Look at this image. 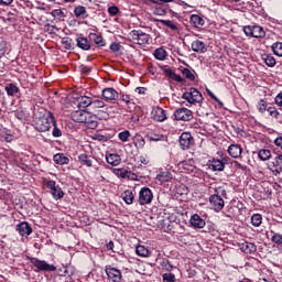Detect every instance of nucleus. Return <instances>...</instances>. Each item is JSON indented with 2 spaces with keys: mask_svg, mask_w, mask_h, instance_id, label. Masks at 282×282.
<instances>
[{
  "mask_svg": "<svg viewBox=\"0 0 282 282\" xmlns=\"http://www.w3.org/2000/svg\"><path fill=\"white\" fill-rule=\"evenodd\" d=\"M52 124L53 127H56V119L52 112H47L46 115L36 118L34 122V127L40 133H45Z\"/></svg>",
  "mask_w": 282,
  "mask_h": 282,
  "instance_id": "1",
  "label": "nucleus"
},
{
  "mask_svg": "<svg viewBox=\"0 0 282 282\" xmlns=\"http://www.w3.org/2000/svg\"><path fill=\"white\" fill-rule=\"evenodd\" d=\"M224 197H226V189L224 187L216 188L215 194L209 197V204L216 213L224 209L226 204Z\"/></svg>",
  "mask_w": 282,
  "mask_h": 282,
  "instance_id": "2",
  "label": "nucleus"
},
{
  "mask_svg": "<svg viewBox=\"0 0 282 282\" xmlns=\"http://www.w3.org/2000/svg\"><path fill=\"white\" fill-rule=\"evenodd\" d=\"M249 195L253 197L257 202H261V199H265L268 197V194L265 192L261 191V183L257 181L249 180Z\"/></svg>",
  "mask_w": 282,
  "mask_h": 282,
  "instance_id": "3",
  "label": "nucleus"
},
{
  "mask_svg": "<svg viewBox=\"0 0 282 282\" xmlns=\"http://www.w3.org/2000/svg\"><path fill=\"white\" fill-rule=\"evenodd\" d=\"M129 36L133 43H137V45H149V43H151V35L140 30H132L129 33Z\"/></svg>",
  "mask_w": 282,
  "mask_h": 282,
  "instance_id": "4",
  "label": "nucleus"
},
{
  "mask_svg": "<svg viewBox=\"0 0 282 282\" xmlns=\"http://www.w3.org/2000/svg\"><path fill=\"white\" fill-rule=\"evenodd\" d=\"M46 188H48L53 199H63L65 197V192H63V188L61 185L56 184V181L48 180L45 183Z\"/></svg>",
  "mask_w": 282,
  "mask_h": 282,
  "instance_id": "5",
  "label": "nucleus"
},
{
  "mask_svg": "<svg viewBox=\"0 0 282 282\" xmlns=\"http://www.w3.org/2000/svg\"><path fill=\"white\" fill-rule=\"evenodd\" d=\"M182 98L188 102V105H195L197 102H203L204 96L197 90V88H191L188 93H184Z\"/></svg>",
  "mask_w": 282,
  "mask_h": 282,
  "instance_id": "6",
  "label": "nucleus"
},
{
  "mask_svg": "<svg viewBox=\"0 0 282 282\" xmlns=\"http://www.w3.org/2000/svg\"><path fill=\"white\" fill-rule=\"evenodd\" d=\"M31 263L36 268L37 272H56V267L54 264L47 263L45 260L32 258Z\"/></svg>",
  "mask_w": 282,
  "mask_h": 282,
  "instance_id": "7",
  "label": "nucleus"
},
{
  "mask_svg": "<svg viewBox=\"0 0 282 282\" xmlns=\"http://www.w3.org/2000/svg\"><path fill=\"white\" fill-rule=\"evenodd\" d=\"M174 120L182 122H191L193 120V111L187 108H178L173 113Z\"/></svg>",
  "mask_w": 282,
  "mask_h": 282,
  "instance_id": "8",
  "label": "nucleus"
},
{
  "mask_svg": "<svg viewBox=\"0 0 282 282\" xmlns=\"http://www.w3.org/2000/svg\"><path fill=\"white\" fill-rule=\"evenodd\" d=\"M153 202V192L149 187H142L139 192V204L141 206H147Z\"/></svg>",
  "mask_w": 282,
  "mask_h": 282,
  "instance_id": "9",
  "label": "nucleus"
},
{
  "mask_svg": "<svg viewBox=\"0 0 282 282\" xmlns=\"http://www.w3.org/2000/svg\"><path fill=\"white\" fill-rule=\"evenodd\" d=\"M226 164H228V159L221 156V159H213L209 160L207 165L212 171H224L226 169Z\"/></svg>",
  "mask_w": 282,
  "mask_h": 282,
  "instance_id": "10",
  "label": "nucleus"
},
{
  "mask_svg": "<svg viewBox=\"0 0 282 282\" xmlns=\"http://www.w3.org/2000/svg\"><path fill=\"white\" fill-rule=\"evenodd\" d=\"M195 139L191 132H183L180 137V147L183 151L191 149L192 144H194Z\"/></svg>",
  "mask_w": 282,
  "mask_h": 282,
  "instance_id": "11",
  "label": "nucleus"
},
{
  "mask_svg": "<svg viewBox=\"0 0 282 282\" xmlns=\"http://www.w3.org/2000/svg\"><path fill=\"white\" fill-rule=\"evenodd\" d=\"M105 272L108 279L112 282H120L122 281V272L111 265H107Z\"/></svg>",
  "mask_w": 282,
  "mask_h": 282,
  "instance_id": "12",
  "label": "nucleus"
},
{
  "mask_svg": "<svg viewBox=\"0 0 282 282\" xmlns=\"http://www.w3.org/2000/svg\"><path fill=\"white\" fill-rule=\"evenodd\" d=\"M94 100V97H89V96H80L77 98V107L80 110H86L88 109V111L91 110V102Z\"/></svg>",
  "mask_w": 282,
  "mask_h": 282,
  "instance_id": "13",
  "label": "nucleus"
},
{
  "mask_svg": "<svg viewBox=\"0 0 282 282\" xmlns=\"http://www.w3.org/2000/svg\"><path fill=\"white\" fill-rule=\"evenodd\" d=\"M249 34L248 36H252L253 39H263L265 36V31L261 25H248Z\"/></svg>",
  "mask_w": 282,
  "mask_h": 282,
  "instance_id": "14",
  "label": "nucleus"
},
{
  "mask_svg": "<svg viewBox=\"0 0 282 282\" xmlns=\"http://www.w3.org/2000/svg\"><path fill=\"white\" fill-rule=\"evenodd\" d=\"M101 96L104 99L107 100V102H112V100H116L117 98H119L118 90L111 87L104 88L101 90Z\"/></svg>",
  "mask_w": 282,
  "mask_h": 282,
  "instance_id": "15",
  "label": "nucleus"
},
{
  "mask_svg": "<svg viewBox=\"0 0 282 282\" xmlns=\"http://www.w3.org/2000/svg\"><path fill=\"white\" fill-rule=\"evenodd\" d=\"M189 224L192 228H195V229H202L206 227V220H204L202 216L198 214H194L191 216Z\"/></svg>",
  "mask_w": 282,
  "mask_h": 282,
  "instance_id": "16",
  "label": "nucleus"
},
{
  "mask_svg": "<svg viewBox=\"0 0 282 282\" xmlns=\"http://www.w3.org/2000/svg\"><path fill=\"white\" fill-rule=\"evenodd\" d=\"M15 230L21 237H30V234L32 232V226H30L28 221H23L17 225Z\"/></svg>",
  "mask_w": 282,
  "mask_h": 282,
  "instance_id": "17",
  "label": "nucleus"
},
{
  "mask_svg": "<svg viewBox=\"0 0 282 282\" xmlns=\"http://www.w3.org/2000/svg\"><path fill=\"white\" fill-rule=\"evenodd\" d=\"M152 118H153V120H155V122H164V120H166V118H167L166 110H164L160 107L153 108Z\"/></svg>",
  "mask_w": 282,
  "mask_h": 282,
  "instance_id": "18",
  "label": "nucleus"
},
{
  "mask_svg": "<svg viewBox=\"0 0 282 282\" xmlns=\"http://www.w3.org/2000/svg\"><path fill=\"white\" fill-rule=\"evenodd\" d=\"M100 109H107V104L100 97H93L90 111H100Z\"/></svg>",
  "mask_w": 282,
  "mask_h": 282,
  "instance_id": "19",
  "label": "nucleus"
},
{
  "mask_svg": "<svg viewBox=\"0 0 282 282\" xmlns=\"http://www.w3.org/2000/svg\"><path fill=\"white\" fill-rule=\"evenodd\" d=\"M4 91L7 93L8 96L14 98V96L19 97V95L21 94V88H19L17 84L10 83L4 86Z\"/></svg>",
  "mask_w": 282,
  "mask_h": 282,
  "instance_id": "20",
  "label": "nucleus"
},
{
  "mask_svg": "<svg viewBox=\"0 0 282 282\" xmlns=\"http://www.w3.org/2000/svg\"><path fill=\"white\" fill-rule=\"evenodd\" d=\"M271 241L274 248L282 252V235L280 232L270 231Z\"/></svg>",
  "mask_w": 282,
  "mask_h": 282,
  "instance_id": "21",
  "label": "nucleus"
},
{
  "mask_svg": "<svg viewBox=\"0 0 282 282\" xmlns=\"http://www.w3.org/2000/svg\"><path fill=\"white\" fill-rule=\"evenodd\" d=\"M254 154H258V158L261 160V162H267V160L272 158V151L269 149H258L257 151H253V155Z\"/></svg>",
  "mask_w": 282,
  "mask_h": 282,
  "instance_id": "22",
  "label": "nucleus"
},
{
  "mask_svg": "<svg viewBox=\"0 0 282 282\" xmlns=\"http://www.w3.org/2000/svg\"><path fill=\"white\" fill-rule=\"evenodd\" d=\"M72 120H74V122L84 123L85 120H87V112L80 109L76 110L72 112Z\"/></svg>",
  "mask_w": 282,
  "mask_h": 282,
  "instance_id": "23",
  "label": "nucleus"
},
{
  "mask_svg": "<svg viewBox=\"0 0 282 282\" xmlns=\"http://www.w3.org/2000/svg\"><path fill=\"white\" fill-rule=\"evenodd\" d=\"M193 52H197L198 54H206V44L199 40H195L192 42Z\"/></svg>",
  "mask_w": 282,
  "mask_h": 282,
  "instance_id": "24",
  "label": "nucleus"
},
{
  "mask_svg": "<svg viewBox=\"0 0 282 282\" xmlns=\"http://www.w3.org/2000/svg\"><path fill=\"white\" fill-rule=\"evenodd\" d=\"M155 180L156 182H161V184H164L173 180V174H171V172L169 171L160 172L159 174H156Z\"/></svg>",
  "mask_w": 282,
  "mask_h": 282,
  "instance_id": "25",
  "label": "nucleus"
},
{
  "mask_svg": "<svg viewBox=\"0 0 282 282\" xmlns=\"http://www.w3.org/2000/svg\"><path fill=\"white\" fill-rule=\"evenodd\" d=\"M164 74L167 78H170V80H175V83H184L182 76L177 75V73L173 72L171 68H166Z\"/></svg>",
  "mask_w": 282,
  "mask_h": 282,
  "instance_id": "26",
  "label": "nucleus"
},
{
  "mask_svg": "<svg viewBox=\"0 0 282 282\" xmlns=\"http://www.w3.org/2000/svg\"><path fill=\"white\" fill-rule=\"evenodd\" d=\"M53 162L63 166L65 164H69V158H67L64 153H57L53 156Z\"/></svg>",
  "mask_w": 282,
  "mask_h": 282,
  "instance_id": "27",
  "label": "nucleus"
},
{
  "mask_svg": "<svg viewBox=\"0 0 282 282\" xmlns=\"http://www.w3.org/2000/svg\"><path fill=\"white\" fill-rule=\"evenodd\" d=\"M271 164L273 166V173H282V154H278Z\"/></svg>",
  "mask_w": 282,
  "mask_h": 282,
  "instance_id": "28",
  "label": "nucleus"
},
{
  "mask_svg": "<svg viewBox=\"0 0 282 282\" xmlns=\"http://www.w3.org/2000/svg\"><path fill=\"white\" fill-rule=\"evenodd\" d=\"M121 197L123 202L128 205L133 204V200L135 199V195L133 194V191L127 189L121 194Z\"/></svg>",
  "mask_w": 282,
  "mask_h": 282,
  "instance_id": "29",
  "label": "nucleus"
},
{
  "mask_svg": "<svg viewBox=\"0 0 282 282\" xmlns=\"http://www.w3.org/2000/svg\"><path fill=\"white\" fill-rule=\"evenodd\" d=\"M12 140H14V135H12L8 129L3 128L0 130L1 142H12Z\"/></svg>",
  "mask_w": 282,
  "mask_h": 282,
  "instance_id": "30",
  "label": "nucleus"
},
{
  "mask_svg": "<svg viewBox=\"0 0 282 282\" xmlns=\"http://www.w3.org/2000/svg\"><path fill=\"white\" fill-rule=\"evenodd\" d=\"M89 39L90 41H94V43H96V45H98L99 47H105L106 45L105 39L100 34L90 33Z\"/></svg>",
  "mask_w": 282,
  "mask_h": 282,
  "instance_id": "31",
  "label": "nucleus"
},
{
  "mask_svg": "<svg viewBox=\"0 0 282 282\" xmlns=\"http://www.w3.org/2000/svg\"><path fill=\"white\" fill-rule=\"evenodd\" d=\"M106 162L111 166H118L122 162V159L118 154H109L106 156Z\"/></svg>",
  "mask_w": 282,
  "mask_h": 282,
  "instance_id": "32",
  "label": "nucleus"
},
{
  "mask_svg": "<svg viewBox=\"0 0 282 282\" xmlns=\"http://www.w3.org/2000/svg\"><path fill=\"white\" fill-rule=\"evenodd\" d=\"M84 124H86L88 129H96L98 127V121H96V117L87 113Z\"/></svg>",
  "mask_w": 282,
  "mask_h": 282,
  "instance_id": "33",
  "label": "nucleus"
},
{
  "mask_svg": "<svg viewBox=\"0 0 282 282\" xmlns=\"http://www.w3.org/2000/svg\"><path fill=\"white\" fill-rule=\"evenodd\" d=\"M191 23L194 28H197L198 30H200V28H204V23L205 21L203 20L202 17L197 15V14H193L191 17Z\"/></svg>",
  "mask_w": 282,
  "mask_h": 282,
  "instance_id": "34",
  "label": "nucleus"
},
{
  "mask_svg": "<svg viewBox=\"0 0 282 282\" xmlns=\"http://www.w3.org/2000/svg\"><path fill=\"white\" fill-rule=\"evenodd\" d=\"M74 14L77 19H87V8L77 6L74 9Z\"/></svg>",
  "mask_w": 282,
  "mask_h": 282,
  "instance_id": "35",
  "label": "nucleus"
},
{
  "mask_svg": "<svg viewBox=\"0 0 282 282\" xmlns=\"http://www.w3.org/2000/svg\"><path fill=\"white\" fill-rule=\"evenodd\" d=\"M153 56L156 61H166V56H169V54L164 47H159L154 51Z\"/></svg>",
  "mask_w": 282,
  "mask_h": 282,
  "instance_id": "36",
  "label": "nucleus"
},
{
  "mask_svg": "<svg viewBox=\"0 0 282 282\" xmlns=\"http://www.w3.org/2000/svg\"><path fill=\"white\" fill-rule=\"evenodd\" d=\"M228 153L231 158H239L241 155V147L237 144H231L228 148Z\"/></svg>",
  "mask_w": 282,
  "mask_h": 282,
  "instance_id": "37",
  "label": "nucleus"
},
{
  "mask_svg": "<svg viewBox=\"0 0 282 282\" xmlns=\"http://www.w3.org/2000/svg\"><path fill=\"white\" fill-rule=\"evenodd\" d=\"M77 47H80V50H91V44L89 43V40L86 37H77Z\"/></svg>",
  "mask_w": 282,
  "mask_h": 282,
  "instance_id": "38",
  "label": "nucleus"
},
{
  "mask_svg": "<svg viewBox=\"0 0 282 282\" xmlns=\"http://www.w3.org/2000/svg\"><path fill=\"white\" fill-rule=\"evenodd\" d=\"M161 23L162 25H165V28H169L173 32H177L180 30V24L172 20H162Z\"/></svg>",
  "mask_w": 282,
  "mask_h": 282,
  "instance_id": "39",
  "label": "nucleus"
},
{
  "mask_svg": "<svg viewBox=\"0 0 282 282\" xmlns=\"http://www.w3.org/2000/svg\"><path fill=\"white\" fill-rule=\"evenodd\" d=\"M262 61L268 67H274L276 65V58L270 54L262 55Z\"/></svg>",
  "mask_w": 282,
  "mask_h": 282,
  "instance_id": "40",
  "label": "nucleus"
},
{
  "mask_svg": "<svg viewBox=\"0 0 282 282\" xmlns=\"http://www.w3.org/2000/svg\"><path fill=\"white\" fill-rule=\"evenodd\" d=\"M263 224V216L261 214H253L251 216V225L254 226V228H259Z\"/></svg>",
  "mask_w": 282,
  "mask_h": 282,
  "instance_id": "41",
  "label": "nucleus"
},
{
  "mask_svg": "<svg viewBox=\"0 0 282 282\" xmlns=\"http://www.w3.org/2000/svg\"><path fill=\"white\" fill-rule=\"evenodd\" d=\"M117 175H118V177H121L122 180H131V175L135 176V174L129 172L126 169H118L117 170Z\"/></svg>",
  "mask_w": 282,
  "mask_h": 282,
  "instance_id": "42",
  "label": "nucleus"
},
{
  "mask_svg": "<svg viewBox=\"0 0 282 282\" xmlns=\"http://www.w3.org/2000/svg\"><path fill=\"white\" fill-rule=\"evenodd\" d=\"M78 160H79V162H82V164H84V166L91 167L94 164L91 159H89V156L86 153L79 154Z\"/></svg>",
  "mask_w": 282,
  "mask_h": 282,
  "instance_id": "43",
  "label": "nucleus"
},
{
  "mask_svg": "<svg viewBox=\"0 0 282 282\" xmlns=\"http://www.w3.org/2000/svg\"><path fill=\"white\" fill-rule=\"evenodd\" d=\"M267 111L271 118H274L275 120H279L281 118V112H279V109L274 106H269L267 108Z\"/></svg>",
  "mask_w": 282,
  "mask_h": 282,
  "instance_id": "44",
  "label": "nucleus"
},
{
  "mask_svg": "<svg viewBox=\"0 0 282 282\" xmlns=\"http://www.w3.org/2000/svg\"><path fill=\"white\" fill-rule=\"evenodd\" d=\"M271 50L275 56H282V42H275L272 44Z\"/></svg>",
  "mask_w": 282,
  "mask_h": 282,
  "instance_id": "45",
  "label": "nucleus"
},
{
  "mask_svg": "<svg viewBox=\"0 0 282 282\" xmlns=\"http://www.w3.org/2000/svg\"><path fill=\"white\" fill-rule=\"evenodd\" d=\"M161 265V270L163 272H172L173 271V264H171V262L166 259H163L160 263Z\"/></svg>",
  "mask_w": 282,
  "mask_h": 282,
  "instance_id": "46",
  "label": "nucleus"
},
{
  "mask_svg": "<svg viewBox=\"0 0 282 282\" xmlns=\"http://www.w3.org/2000/svg\"><path fill=\"white\" fill-rule=\"evenodd\" d=\"M259 113H265L268 111V101L265 99H260L257 105Z\"/></svg>",
  "mask_w": 282,
  "mask_h": 282,
  "instance_id": "47",
  "label": "nucleus"
},
{
  "mask_svg": "<svg viewBox=\"0 0 282 282\" xmlns=\"http://www.w3.org/2000/svg\"><path fill=\"white\" fill-rule=\"evenodd\" d=\"M6 52H8V43L6 42V39L0 36V59L6 56Z\"/></svg>",
  "mask_w": 282,
  "mask_h": 282,
  "instance_id": "48",
  "label": "nucleus"
},
{
  "mask_svg": "<svg viewBox=\"0 0 282 282\" xmlns=\"http://www.w3.org/2000/svg\"><path fill=\"white\" fill-rule=\"evenodd\" d=\"M135 252L139 257H149V249L142 245L137 246Z\"/></svg>",
  "mask_w": 282,
  "mask_h": 282,
  "instance_id": "49",
  "label": "nucleus"
},
{
  "mask_svg": "<svg viewBox=\"0 0 282 282\" xmlns=\"http://www.w3.org/2000/svg\"><path fill=\"white\" fill-rule=\"evenodd\" d=\"M182 74L185 76V78H187V80H195V70L183 68Z\"/></svg>",
  "mask_w": 282,
  "mask_h": 282,
  "instance_id": "50",
  "label": "nucleus"
},
{
  "mask_svg": "<svg viewBox=\"0 0 282 282\" xmlns=\"http://www.w3.org/2000/svg\"><path fill=\"white\" fill-rule=\"evenodd\" d=\"M118 138L121 142H129V138H131V132H129V130H124L118 134Z\"/></svg>",
  "mask_w": 282,
  "mask_h": 282,
  "instance_id": "51",
  "label": "nucleus"
},
{
  "mask_svg": "<svg viewBox=\"0 0 282 282\" xmlns=\"http://www.w3.org/2000/svg\"><path fill=\"white\" fill-rule=\"evenodd\" d=\"M108 14L110 17H118V14H120V8H118L117 6H111L108 8Z\"/></svg>",
  "mask_w": 282,
  "mask_h": 282,
  "instance_id": "52",
  "label": "nucleus"
},
{
  "mask_svg": "<svg viewBox=\"0 0 282 282\" xmlns=\"http://www.w3.org/2000/svg\"><path fill=\"white\" fill-rule=\"evenodd\" d=\"M134 144L135 147H138L139 149H142L145 144L144 138L142 135H137L134 138Z\"/></svg>",
  "mask_w": 282,
  "mask_h": 282,
  "instance_id": "53",
  "label": "nucleus"
},
{
  "mask_svg": "<svg viewBox=\"0 0 282 282\" xmlns=\"http://www.w3.org/2000/svg\"><path fill=\"white\" fill-rule=\"evenodd\" d=\"M177 195H181V197H184V195H188V187L186 185H181L176 188Z\"/></svg>",
  "mask_w": 282,
  "mask_h": 282,
  "instance_id": "54",
  "label": "nucleus"
},
{
  "mask_svg": "<svg viewBox=\"0 0 282 282\" xmlns=\"http://www.w3.org/2000/svg\"><path fill=\"white\" fill-rule=\"evenodd\" d=\"M162 279H163V281H165V282H175V274H173V273H164L163 275H162Z\"/></svg>",
  "mask_w": 282,
  "mask_h": 282,
  "instance_id": "55",
  "label": "nucleus"
},
{
  "mask_svg": "<svg viewBox=\"0 0 282 282\" xmlns=\"http://www.w3.org/2000/svg\"><path fill=\"white\" fill-rule=\"evenodd\" d=\"M208 96L212 98V100H215L216 102H218V105L220 107H224V102H221V100H219V98H217V96H215V94H213V91H210V89H206Z\"/></svg>",
  "mask_w": 282,
  "mask_h": 282,
  "instance_id": "56",
  "label": "nucleus"
},
{
  "mask_svg": "<svg viewBox=\"0 0 282 282\" xmlns=\"http://www.w3.org/2000/svg\"><path fill=\"white\" fill-rule=\"evenodd\" d=\"M147 138L150 142H160V140H162L161 134H148Z\"/></svg>",
  "mask_w": 282,
  "mask_h": 282,
  "instance_id": "57",
  "label": "nucleus"
},
{
  "mask_svg": "<svg viewBox=\"0 0 282 282\" xmlns=\"http://www.w3.org/2000/svg\"><path fill=\"white\" fill-rule=\"evenodd\" d=\"M248 250L249 254H256L257 253V245L252 242H248Z\"/></svg>",
  "mask_w": 282,
  "mask_h": 282,
  "instance_id": "58",
  "label": "nucleus"
},
{
  "mask_svg": "<svg viewBox=\"0 0 282 282\" xmlns=\"http://www.w3.org/2000/svg\"><path fill=\"white\" fill-rule=\"evenodd\" d=\"M14 116L18 120H25V112L23 110H17Z\"/></svg>",
  "mask_w": 282,
  "mask_h": 282,
  "instance_id": "59",
  "label": "nucleus"
},
{
  "mask_svg": "<svg viewBox=\"0 0 282 282\" xmlns=\"http://www.w3.org/2000/svg\"><path fill=\"white\" fill-rule=\"evenodd\" d=\"M52 135H53V138H61V135H63V132L61 131V129H58V128L56 127V123H55V126H54Z\"/></svg>",
  "mask_w": 282,
  "mask_h": 282,
  "instance_id": "60",
  "label": "nucleus"
},
{
  "mask_svg": "<svg viewBox=\"0 0 282 282\" xmlns=\"http://www.w3.org/2000/svg\"><path fill=\"white\" fill-rule=\"evenodd\" d=\"M275 105H278L282 111V93L278 94L274 98Z\"/></svg>",
  "mask_w": 282,
  "mask_h": 282,
  "instance_id": "61",
  "label": "nucleus"
},
{
  "mask_svg": "<svg viewBox=\"0 0 282 282\" xmlns=\"http://www.w3.org/2000/svg\"><path fill=\"white\" fill-rule=\"evenodd\" d=\"M120 47H121L120 43L113 42L112 44H110L111 52H118Z\"/></svg>",
  "mask_w": 282,
  "mask_h": 282,
  "instance_id": "62",
  "label": "nucleus"
},
{
  "mask_svg": "<svg viewBox=\"0 0 282 282\" xmlns=\"http://www.w3.org/2000/svg\"><path fill=\"white\" fill-rule=\"evenodd\" d=\"M62 43L65 46V50H72V40L66 39V40H63Z\"/></svg>",
  "mask_w": 282,
  "mask_h": 282,
  "instance_id": "63",
  "label": "nucleus"
},
{
  "mask_svg": "<svg viewBox=\"0 0 282 282\" xmlns=\"http://www.w3.org/2000/svg\"><path fill=\"white\" fill-rule=\"evenodd\" d=\"M121 100H122V102H126V105H130L131 104V96L122 94L121 95Z\"/></svg>",
  "mask_w": 282,
  "mask_h": 282,
  "instance_id": "64",
  "label": "nucleus"
}]
</instances>
